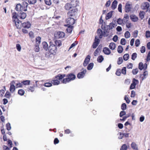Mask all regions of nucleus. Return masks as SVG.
Here are the masks:
<instances>
[{"mask_svg":"<svg viewBox=\"0 0 150 150\" xmlns=\"http://www.w3.org/2000/svg\"><path fill=\"white\" fill-rule=\"evenodd\" d=\"M12 21L13 24L15 25L17 29H21L22 23L17 18V14L16 12L12 13Z\"/></svg>","mask_w":150,"mask_h":150,"instance_id":"obj_2","label":"nucleus"},{"mask_svg":"<svg viewBox=\"0 0 150 150\" xmlns=\"http://www.w3.org/2000/svg\"><path fill=\"white\" fill-rule=\"evenodd\" d=\"M30 80H26L23 81L22 82V83L23 84L26 85H29L30 84Z\"/></svg>","mask_w":150,"mask_h":150,"instance_id":"obj_33","label":"nucleus"},{"mask_svg":"<svg viewBox=\"0 0 150 150\" xmlns=\"http://www.w3.org/2000/svg\"><path fill=\"white\" fill-rule=\"evenodd\" d=\"M143 64L142 62H140L139 63V69L142 70L143 69Z\"/></svg>","mask_w":150,"mask_h":150,"instance_id":"obj_47","label":"nucleus"},{"mask_svg":"<svg viewBox=\"0 0 150 150\" xmlns=\"http://www.w3.org/2000/svg\"><path fill=\"white\" fill-rule=\"evenodd\" d=\"M150 6V4L148 2H145L143 3L141 5V8L143 10H147L146 11L148 10V9Z\"/></svg>","mask_w":150,"mask_h":150,"instance_id":"obj_13","label":"nucleus"},{"mask_svg":"<svg viewBox=\"0 0 150 150\" xmlns=\"http://www.w3.org/2000/svg\"><path fill=\"white\" fill-rule=\"evenodd\" d=\"M126 42V40L124 38H122L121 39L120 41V43L123 45H125Z\"/></svg>","mask_w":150,"mask_h":150,"instance_id":"obj_55","label":"nucleus"},{"mask_svg":"<svg viewBox=\"0 0 150 150\" xmlns=\"http://www.w3.org/2000/svg\"><path fill=\"white\" fill-rule=\"evenodd\" d=\"M140 44V40L139 39L136 40L135 42V45L136 47H138Z\"/></svg>","mask_w":150,"mask_h":150,"instance_id":"obj_58","label":"nucleus"},{"mask_svg":"<svg viewBox=\"0 0 150 150\" xmlns=\"http://www.w3.org/2000/svg\"><path fill=\"white\" fill-rule=\"evenodd\" d=\"M113 11H111L110 12H109L107 15L106 16V20L110 18L112 15V12H113Z\"/></svg>","mask_w":150,"mask_h":150,"instance_id":"obj_26","label":"nucleus"},{"mask_svg":"<svg viewBox=\"0 0 150 150\" xmlns=\"http://www.w3.org/2000/svg\"><path fill=\"white\" fill-rule=\"evenodd\" d=\"M22 8H23V11H26L27 10V7L28 5V4L26 2H23L21 5Z\"/></svg>","mask_w":150,"mask_h":150,"instance_id":"obj_18","label":"nucleus"},{"mask_svg":"<svg viewBox=\"0 0 150 150\" xmlns=\"http://www.w3.org/2000/svg\"><path fill=\"white\" fill-rule=\"evenodd\" d=\"M79 2L77 0H71L69 3H67L64 6L65 9L67 11L75 8L79 5Z\"/></svg>","mask_w":150,"mask_h":150,"instance_id":"obj_1","label":"nucleus"},{"mask_svg":"<svg viewBox=\"0 0 150 150\" xmlns=\"http://www.w3.org/2000/svg\"><path fill=\"white\" fill-rule=\"evenodd\" d=\"M127 108V105L125 103H122L121 105V109L122 110H125Z\"/></svg>","mask_w":150,"mask_h":150,"instance_id":"obj_39","label":"nucleus"},{"mask_svg":"<svg viewBox=\"0 0 150 150\" xmlns=\"http://www.w3.org/2000/svg\"><path fill=\"white\" fill-rule=\"evenodd\" d=\"M127 147L126 144H123L120 150H127Z\"/></svg>","mask_w":150,"mask_h":150,"instance_id":"obj_52","label":"nucleus"},{"mask_svg":"<svg viewBox=\"0 0 150 150\" xmlns=\"http://www.w3.org/2000/svg\"><path fill=\"white\" fill-rule=\"evenodd\" d=\"M77 8H75L71 9L67 13V15L68 17H73V18H76L77 14Z\"/></svg>","mask_w":150,"mask_h":150,"instance_id":"obj_6","label":"nucleus"},{"mask_svg":"<svg viewBox=\"0 0 150 150\" xmlns=\"http://www.w3.org/2000/svg\"><path fill=\"white\" fill-rule=\"evenodd\" d=\"M25 93V91L23 90L22 89H20L18 90V94L21 95L23 96V95Z\"/></svg>","mask_w":150,"mask_h":150,"instance_id":"obj_37","label":"nucleus"},{"mask_svg":"<svg viewBox=\"0 0 150 150\" xmlns=\"http://www.w3.org/2000/svg\"><path fill=\"white\" fill-rule=\"evenodd\" d=\"M138 72V69L136 68L135 69H133L132 70V73L133 74L135 75L137 74Z\"/></svg>","mask_w":150,"mask_h":150,"instance_id":"obj_54","label":"nucleus"},{"mask_svg":"<svg viewBox=\"0 0 150 150\" xmlns=\"http://www.w3.org/2000/svg\"><path fill=\"white\" fill-rule=\"evenodd\" d=\"M100 50V49L99 48V47L94 52V55L95 56H96L98 55L99 52Z\"/></svg>","mask_w":150,"mask_h":150,"instance_id":"obj_49","label":"nucleus"},{"mask_svg":"<svg viewBox=\"0 0 150 150\" xmlns=\"http://www.w3.org/2000/svg\"><path fill=\"white\" fill-rule=\"evenodd\" d=\"M42 45L43 46V48L45 49V50H47L48 49V45L47 43L45 42H43L42 43Z\"/></svg>","mask_w":150,"mask_h":150,"instance_id":"obj_28","label":"nucleus"},{"mask_svg":"<svg viewBox=\"0 0 150 150\" xmlns=\"http://www.w3.org/2000/svg\"><path fill=\"white\" fill-rule=\"evenodd\" d=\"M28 2L30 4H34L36 3V0H28Z\"/></svg>","mask_w":150,"mask_h":150,"instance_id":"obj_61","label":"nucleus"},{"mask_svg":"<svg viewBox=\"0 0 150 150\" xmlns=\"http://www.w3.org/2000/svg\"><path fill=\"white\" fill-rule=\"evenodd\" d=\"M139 83V81L138 80L136 79H133L132 83V84L133 85L136 86L137 84H138Z\"/></svg>","mask_w":150,"mask_h":150,"instance_id":"obj_43","label":"nucleus"},{"mask_svg":"<svg viewBox=\"0 0 150 150\" xmlns=\"http://www.w3.org/2000/svg\"><path fill=\"white\" fill-rule=\"evenodd\" d=\"M132 4L128 2L126 4L125 6V11L126 13H128L131 11L132 8Z\"/></svg>","mask_w":150,"mask_h":150,"instance_id":"obj_11","label":"nucleus"},{"mask_svg":"<svg viewBox=\"0 0 150 150\" xmlns=\"http://www.w3.org/2000/svg\"><path fill=\"white\" fill-rule=\"evenodd\" d=\"M104 58L102 55L99 56L97 58V61L99 63L101 62L103 60Z\"/></svg>","mask_w":150,"mask_h":150,"instance_id":"obj_29","label":"nucleus"},{"mask_svg":"<svg viewBox=\"0 0 150 150\" xmlns=\"http://www.w3.org/2000/svg\"><path fill=\"white\" fill-rule=\"evenodd\" d=\"M103 52L106 54L109 55L111 53V51L108 48L105 47L103 49Z\"/></svg>","mask_w":150,"mask_h":150,"instance_id":"obj_19","label":"nucleus"},{"mask_svg":"<svg viewBox=\"0 0 150 150\" xmlns=\"http://www.w3.org/2000/svg\"><path fill=\"white\" fill-rule=\"evenodd\" d=\"M123 62V59L122 57H120L118 58L117 63L118 64H121Z\"/></svg>","mask_w":150,"mask_h":150,"instance_id":"obj_48","label":"nucleus"},{"mask_svg":"<svg viewBox=\"0 0 150 150\" xmlns=\"http://www.w3.org/2000/svg\"><path fill=\"white\" fill-rule=\"evenodd\" d=\"M1 134L4 135L3 136L4 141H7L8 144V145L9 144V139L7 138V137L6 136V134H5V132L3 127H1Z\"/></svg>","mask_w":150,"mask_h":150,"instance_id":"obj_8","label":"nucleus"},{"mask_svg":"<svg viewBox=\"0 0 150 150\" xmlns=\"http://www.w3.org/2000/svg\"><path fill=\"white\" fill-rule=\"evenodd\" d=\"M73 18L69 17L68 18L67 20L66 21L67 23V25H73L75 22V20Z\"/></svg>","mask_w":150,"mask_h":150,"instance_id":"obj_10","label":"nucleus"},{"mask_svg":"<svg viewBox=\"0 0 150 150\" xmlns=\"http://www.w3.org/2000/svg\"><path fill=\"white\" fill-rule=\"evenodd\" d=\"M98 44H99L98 43H96L94 42L92 46L93 48H96L97 46L98 45Z\"/></svg>","mask_w":150,"mask_h":150,"instance_id":"obj_60","label":"nucleus"},{"mask_svg":"<svg viewBox=\"0 0 150 150\" xmlns=\"http://www.w3.org/2000/svg\"><path fill=\"white\" fill-rule=\"evenodd\" d=\"M121 73V70L120 69H118L116 71L115 74L117 75L120 76Z\"/></svg>","mask_w":150,"mask_h":150,"instance_id":"obj_59","label":"nucleus"},{"mask_svg":"<svg viewBox=\"0 0 150 150\" xmlns=\"http://www.w3.org/2000/svg\"><path fill=\"white\" fill-rule=\"evenodd\" d=\"M148 75V73L147 71H145L143 73V76L142 77V80H143L144 79H145L146 78L145 76H147Z\"/></svg>","mask_w":150,"mask_h":150,"instance_id":"obj_38","label":"nucleus"},{"mask_svg":"<svg viewBox=\"0 0 150 150\" xmlns=\"http://www.w3.org/2000/svg\"><path fill=\"white\" fill-rule=\"evenodd\" d=\"M130 17L131 19L133 22L137 21L139 20L138 18L135 15H132Z\"/></svg>","mask_w":150,"mask_h":150,"instance_id":"obj_20","label":"nucleus"},{"mask_svg":"<svg viewBox=\"0 0 150 150\" xmlns=\"http://www.w3.org/2000/svg\"><path fill=\"white\" fill-rule=\"evenodd\" d=\"M97 32L99 34V37L100 39L102 38L103 36L106 37L108 35V34H106L105 33V31L103 32L102 30L100 29L98 30Z\"/></svg>","mask_w":150,"mask_h":150,"instance_id":"obj_12","label":"nucleus"},{"mask_svg":"<svg viewBox=\"0 0 150 150\" xmlns=\"http://www.w3.org/2000/svg\"><path fill=\"white\" fill-rule=\"evenodd\" d=\"M35 86H30L28 88V91H31L33 92L34 91V87Z\"/></svg>","mask_w":150,"mask_h":150,"instance_id":"obj_44","label":"nucleus"},{"mask_svg":"<svg viewBox=\"0 0 150 150\" xmlns=\"http://www.w3.org/2000/svg\"><path fill=\"white\" fill-rule=\"evenodd\" d=\"M93 63H90L88 65L87 69L88 70H91L93 68Z\"/></svg>","mask_w":150,"mask_h":150,"instance_id":"obj_32","label":"nucleus"},{"mask_svg":"<svg viewBox=\"0 0 150 150\" xmlns=\"http://www.w3.org/2000/svg\"><path fill=\"white\" fill-rule=\"evenodd\" d=\"M31 26V24L29 22L27 21L23 23L22 24V27L25 28H29Z\"/></svg>","mask_w":150,"mask_h":150,"instance_id":"obj_17","label":"nucleus"},{"mask_svg":"<svg viewBox=\"0 0 150 150\" xmlns=\"http://www.w3.org/2000/svg\"><path fill=\"white\" fill-rule=\"evenodd\" d=\"M130 115V114H129L125 116L122 119H120V120L121 121H124L128 117H129Z\"/></svg>","mask_w":150,"mask_h":150,"instance_id":"obj_51","label":"nucleus"},{"mask_svg":"<svg viewBox=\"0 0 150 150\" xmlns=\"http://www.w3.org/2000/svg\"><path fill=\"white\" fill-rule=\"evenodd\" d=\"M109 47L111 50H114L116 47L115 44L113 42H111L110 44Z\"/></svg>","mask_w":150,"mask_h":150,"instance_id":"obj_25","label":"nucleus"},{"mask_svg":"<svg viewBox=\"0 0 150 150\" xmlns=\"http://www.w3.org/2000/svg\"><path fill=\"white\" fill-rule=\"evenodd\" d=\"M115 24L111 23L109 25L105 26L103 24L102 25L101 28L104 30V31L105 32V33H109L111 30L114 27H115Z\"/></svg>","mask_w":150,"mask_h":150,"instance_id":"obj_4","label":"nucleus"},{"mask_svg":"<svg viewBox=\"0 0 150 150\" xmlns=\"http://www.w3.org/2000/svg\"><path fill=\"white\" fill-rule=\"evenodd\" d=\"M129 58V55L128 54H126L123 56V59L125 61L127 60Z\"/></svg>","mask_w":150,"mask_h":150,"instance_id":"obj_34","label":"nucleus"},{"mask_svg":"<svg viewBox=\"0 0 150 150\" xmlns=\"http://www.w3.org/2000/svg\"><path fill=\"white\" fill-rule=\"evenodd\" d=\"M52 83H46L44 84L45 86L47 87H50L52 86Z\"/></svg>","mask_w":150,"mask_h":150,"instance_id":"obj_56","label":"nucleus"},{"mask_svg":"<svg viewBox=\"0 0 150 150\" xmlns=\"http://www.w3.org/2000/svg\"><path fill=\"white\" fill-rule=\"evenodd\" d=\"M86 72V69H84L83 71L79 73L77 75V77L79 79L83 78L85 76V75Z\"/></svg>","mask_w":150,"mask_h":150,"instance_id":"obj_14","label":"nucleus"},{"mask_svg":"<svg viewBox=\"0 0 150 150\" xmlns=\"http://www.w3.org/2000/svg\"><path fill=\"white\" fill-rule=\"evenodd\" d=\"M138 31L137 30H135L133 33V36L134 38H136L138 35Z\"/></svg>","mask_w":150,"mask_h":150,"instance_id":"obj_64","label":"nucleus"},{"mask_svg":"<svg viewBox=\"0 0 150 150\" xmlns=\"http://www.w3.org/2000/svg\"><path fill=\"white\" fill-rule=\"evenodd\" d=\"M49 52L52 54H54L57 51V48L56 45L53 44H50L48 47Z\"/></svg>","mask_w":150,"mask_h":150,"instance_id":"obj_7","label":"nucleus"},{"mask_svg":"<svg viewBox=\"0 0 150 150\" xmlns=\"http://www.w3.org/2000/svg\"><path fill=\"white\" fill-rule=\"evenodd\" d=\"M65 76V74H58L55 77V79H56L53 80L51 81L52 83L55 85H59L60 83V81L58 80L62 79Z\"/></svg>","mask_w":150,"mask_h":150,"instance_id":"obj_3","label":"nucleus"},{"mask_svg":"<svg viewBox=\"0 0 150 150\" xmlns=\"http://www.w3.org/2000/svg\"><path fill=\"white\" fill-rule=\"evenodd\" d=\"M146 38H149L150 37V31L147 30L146 33Z\"/></svg>","mask_w":150,"mask_h":150,"instance_id":"obj_62","label":"nucleus"},{"mask_svg":"<svg viewBox=\"0 0 150 150\" xmlns=\"http://www.w3.org/2000/svg\"><path fill=\"white\" fill-rule=\"evenodd\" d=\"M78 44V42L76 41H75L74 43H72L70 46L69 48V50H70L71 48L75 46Z\"/></svg>","mask_w":150,"mask_h":150,"instance_id":"obj_46","label":"nucleus"},{"mask_svg":"<svg viewBox=\"0 0 150 150\" xmlns=\"http://www.w3.org/2000/svg\"><path fill=\"white\" fill-rule=\"evenodd\" d=\"M23 84L22 83L20 82H18L16 84V88L19 87H22L23 86Z\"/></svg>","mask_w":150,"mask_h":150,"instance_id":"obj_45","label":"nucleus"},{"mask_svg":"<svg viewBox=\"0 0 150 150\" xmlns=\"http://www.w3.org/2000/svg\"><path fill=\"white\" fill-rule=\"evenodd\" d=\"M131 147L134 150H138L137 145L134 142H133L131 144Z\"/></svg>","mask_w":150,"mask_h":150,"instance_id":"obj_24","label":"nucleus"},{"mask_svg":"<svg viewBox=\"0 0 150 150\" xmlns=\"http://www.w3.org/2000/svg\"><path fill=\"white\" fill-rule=\"evenodd\" d=\"M67 78L64 79L62 81V82L63 83H66L69 82L71 80H74L76 78L75 75L72 73H70L67 76Z\"/></svg>","mask_w":150,"mask_h":150,"instance_id":"obj_5","label":"nucleus"},{"mask_svg":"<svg viewBox=\"0 0 150 150\" xmlns=\"http://www.w3.org/2000/svg\"><path fill=\"white\" fill-rule=\"evenodd\" d=\"M15 90V87L13 84L11 85L10 86V91L11 92H13Z\"/></svg>","mask_w":150,"mask_h":150,"instance_id":"obj_35","label":"nucleus"},{"mask_svg":"<svg viewBox=\"0 0 150 150\" xmlns=\"http://www.w3.org/2000/svg\"><path fill=\"white\" fill-rule=\"evenodd\" d=\"M3 88L4 89V90L1 89L0 90V95L1 97H2L4 95V94L5 93V91L6 90L5 86H4L3 87Z\"/></svg>","mask_w":150,"mask_h":150,"instance_id":"obj_30","label":"nucleus"},{"mask_svg":"<svg viewBox=\"0 0 150 150\" xmlns=\"http://www.w3.org/2000/svg\"><path fill=\"white\" fill-rule=\"evenodd\" d=\"M123 50V48L121 46H119L117 48V52L119 53H121Z\"/></svg>","mask_w":150,"mask_h":150,"instance_id":"obj_31","label":"nucleus"},{"mask_svg":"<svg viewBox=\"0 0 150 150\" xmlns=\"http://www.w3.org/2000/svg\"><path fill=\"white\" fill-rule=\"evenodd\" d=\"M117 4V1L116 0L114 1L111 6V8L112 10H114L116 8Z\"/></svg>","mask_w":150,"mask_h":150,"instance_id":"obj_22","label":"nucleus"},{"mask_svg":"<svg viewBox=\"0 0 150 150\" xmlns=\"http://www.w3.org/2000/svg\"><path fill=\"white\" fill-rule=\"evenodd\" d=\"M16 9L17 11H23L21 4H17L16 6Z\"/></svg>","mask_w":150,"mask_h":150,"instance_id":"obj_23","label":"nucleus"},{"mask_svg":"<svg viewBox=\"0 0 150 150\" xmlns=\"http://www.w3.org/2000/svg\"><path fill=\"white\" fill-rule=\"evenodd\" d=\"M55 45L59 47L60 46L62 45L61 41L59 40H56L55 41Z\"/></svg>","mask_w":150,"mask_h":150,"instance_id":"obj_40","label":"nucleus"},{"mask_svg":"<svg viewBox=\"0 0 150 150\" xmlns=\"http://www.w3.org/2000/svg\"><path fill=\"white\" fill-rule=\"evenodd\" d=\"M126 67H123L122 70H121V73L124 75H125L126 74Z\"/></svg>","mask_w":150,"mask_h":150,"instance_id":"obj_53","label":"nucleus"},{"mask_svg":"<svg viewBox=\"0 0 150 150\" xmlns=\"http://www.w3.org/2000/svg\"><path fill=\"white\" fill-rule=\"evenodd\" d=\"M131 56L132 59L133 60H134L137 57V54L136 53H133Z\"/></svg>","mask_w":150,"mask_h":150,"instance_id":"obj_42","label":"nucleus"},{"mask_svg":"<svg viewBox=\"0 0 150 150\" xmlns=\"http://www.w3.org/2000/svg\"><path fill=\"white\" fill-rule=\"evenodd\" d=\"M54 35L56 38L59 39L64 37L65 36V34L62 32L58 31L56 32Z\"/></svg>","mask_w":150,"mask_h":150,"instance_id":"obj_9","label":"nucleus"},{"mask_svg":"<svg viewBox=\"0 0 150 150\" xmlns=\"http://www.w3.org/2000/svg\"><path fill=\"white\" fill-rule=\"evenodd\" d=\"M117 23L119 25H122V23L123 24V20L122 19L120 18L118 19L117 21Z\"/></svg>","mask_w":150,"mask_h":150,"instance_id":"obj_50","label":"nucleus"},{"mask_svg":"<svg viewBox=\"0 0 150 150\" xmlns=\"http://www.w3.org/2000/svg\"><path fill=\"white\" fill-rule=\"evenodd\" d=\"M17 16L20 19H24L26 17V14L24 12H21L18 15H17Z\"/></svg>","mask_w":150,"mask_h":150,"instance_id":"obj_16","label":"nucleus"},{"mask_svg":"<svg viewBox=\"0 0 150 150\" xmlns=\"http://www.w3.org/2000/svg\"><path fill=\"white\" fill-rule=\"evenodd\" d=\"M41 38L40 37H38L36 38V44L38 45L40 43Z\"/></svg>","mask_w":150,"mask_h":150,"instance_id":"obj_36","label":"nucleus"},{"mask_svg":"<svg viewBox=\"0 0 150 150\" xmlns=\"http://www.w3.org/2000/svg\"><path fill=\"white\" fill-rule=\"evenodd\" d=\"M145 13L143 11H140L139 13V16L141 19H142L144 18Z\"/></svg>","mask_w":150,"mask_h":150,"instance_id":"obj_27","label":"nucleus"},{"mask_svg":"<svg viewBox=\"0 0 150 150\" xmlns=\"http://www.w3.org/2000/svg\"><path fill=\"white\" fill-rule=\"evenodd\" d=\"M125 36L126 38H129L130 36V34L129 32L128 31H126L125 34Z\"/></svg>","mask_w":150,"mask_h":150,"instance_id":"obj_41","label":"nucleus"},{"mask_svg":"<svg viewBox=\"0 0 150 150\" xmlns=\"http://www.w3.org/2000/svg\"><path fill=\"white\" fill-rule=\"evenodd\" d=\"M45 4L48 5H50L51 4V0H45Z\"/></svg>","mask_w":150,"mask_h":150,"instance_id":"obj_63","label":"nucleus"},{"mask_svg":"<svg viewBox=\"0 0 150 150\" xmlns=\"http://www.w3.org/2000/svg\"><path fill=\"white\" fill-rule=\"evenodd\" d=\"M68 27L67 29V31L68 33H71L72 31L73 26L71 25H67Z\"/></svg>","mask_w":150,"mask_h":150,"instance_id":"obj_21","label":"nucleus"},{"mask_svg":"<svg viewBox=\"0 0 150 150\" xmlns=\"http://www.w3.org/2000/svg\"><path fill=\"white\" fill-rule=\"evenodd\" d=\"M91 58V57L89 55H88L86 58L83 63V65L84 67H86L88 64Z\"/></svg>","mask_w":150,"mask_h":150,"instance_id":"obj_15","label":"nucleus"},{"mask_svg":"<svg viewBox=\"0 0 150 150\" xmlns=\"http://www.w3.org/2000/svg\"><path fill=\"white\" fill-rule=\"evenodd\" d=\"M35 51L37 52H38L39 51V44L36 45V44L35 47L34 48Z\"/></svg>","mask_w":150,"mask_h":150,"instance_id":"obj_57","label":"nucleus"}]
</instances>
